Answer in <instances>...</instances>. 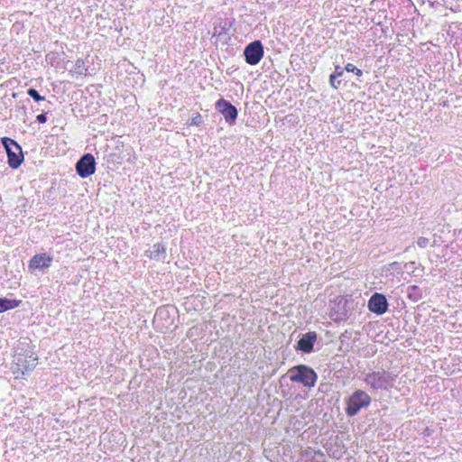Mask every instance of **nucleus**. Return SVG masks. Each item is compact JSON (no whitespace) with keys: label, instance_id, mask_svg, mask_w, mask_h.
<instances>
[{"label":"nucleus","instance_id":"obj_9","mask_svg":"<svg viewBox=\"0 0 462 462\" xmlns=\"http://www.w3.org/2000/svg\"><path fill=\"white\" fill-rule=\"evenodd\" d=\"M389 307L386 297L379 292L374 293L367 302L368 310L376 315H383L387 312Z\"/></svg>","mask_w":462,"mask_h":462},{"label":"nucleus","instance_id":"obj_22","mask_svg":"<svg viewBox=\"0 0 462 462\" xmlns=\"http://www.w3.org/2000/svg\"><path fill=\"white\" fill-rule=\"evenodd\" d=\"M36 120L40 123V124H44L46 123L47 121V113H42L40 115L37 116L36 117Z\"/></svg>","mask_w":462,"mask_h":462},{"label":"nucleus","instance_id":"obj_17","mask_svg":"<svg viewBox=\"0 0 462 462\" xmlns=\"http://www.w3.org/2000/svg\"><path fill=\"white\" fill-rule=\"evenodd\" d=\"M203 117L199 113H197L190 120L189 125L199 126L203 124Z\"/></svg>","mask_w":462,"mask_h":462},{"label":"nucleus","instance_id":"obj_14","mask_svg":"<svg viewBox=\"0 0 462 462\" xmlns=\"http://www.w3.org/2000/svg\"><path fill=\"white\" fill-rule=\"evenodd\" d=\"M329 85L332 88L334 89H339L341 88L342 87H345L346 85V80H343V79H338V78L331 73L329 75Z\"/></svg>","mask_w":462,"mask_h":462},{"label":"nucleus","instance_id":"obj_5","mask_svg":"<svg viewBox=\"0 0 462 462\" xmlns=\"http://www.w3.org/2000/svg\"><path fill=\"white\" fill-rule=\"evenodd\" d=\"M1 143L7 154V163L12 169H17L23 162L22 147L9 137H3Z\"/></svg>","mask_w":462,"mask_h":462},{"label":"nucleus","instance_id":"obj_24","mask_svg":"<svg viewBox=\"0 0 462 462\" xmlns=\"http://www.w3.org/2000/svg\"><path fill=\"white\" fill-rule=\"evenodd\" d=\"M318 454L323 456V453L321 451H319Z\"/></svg>","mask_w":462,"mask_h":462},{"label":"nucleus","instance_id":"obj_8","mask_svg":"<svg viewBox=\"0 0 462 462\" xmlns=\"http://www.w3.org/2000/svg\"><path fill=\"white\" fill-rule=\"evenodd\" d=\"M76 171L81 178H88L96 171V161L91 153L83 154L76 163Z\"/></svg>","mask_w":462,"mask_h":462},{"label":"nucleus","instance_id":"obj_11","mask_svg":"<svg viewBox=\"0 0 462 462\" xmlns=\"http://www.w3.org/2000/svg\"><path fill=\"white\" fill-rule=\"evenodd\" d=\"M52 261V256L47 254H37L30 260L28 268L31 273H33L36 269L42 271L49 268Z\"/></svg>","mask_w":462,"mask_h":462},{"label":"nucleus","instance_id":"obj_23","mask_svg":"<svg viewBox=\"0 0 462 462\" xmlns=\"http://www.w3.org/2000/svg\"><path fill=\"white\" fill-rule=\"evenodd\" d=\"M409 290H411V291H416L417 290H419V287H418V286H416V285H413V286L409 287Z\"/></svg>","mask_w":462,"mask_h":462},{"label":"nucleus","instance_id":"obj_10","mask_svg":"<svg viewBox=\"0 0 462 462\" xmlns=\"http://www.w3.org/2000/svg\"><path fill=\"white\" fill-rule=\"evenodd\" d=\"M318 335L315 331H309L302 334L295 346L297 351L310 354L314 350V345L317 341Z\"/></svg>","mask_w":462,"mask_h":462},{"label":"nucleus","instance_id":"obj_21","mask_svg":"<svg viewBox=\"0 0 462 462\" xmlns=\"http://www.w3.org/2000/svg\"><path fill=\"white\" fill-rule=\"evenodd\" d=\"M84 69V62L82 60H78L75 63V69L78 73H82V69Z\"/></svg>","mask_w":462,"mask_h":462},{"label":"nucleus","instance_id":"obj_15","mask_svg":"<svg viewBox=\"0 0 462 462\" xmlns=\"http://www.w3.org/2000/svg\"><path fill=\"white\" fill-rule=\"evenodd\" d=\"M27 94L36 102L43 101L45 99L44 97L41 96L39 92L32 88L27 89Z\"/></svg>","mask_w":462,"mask_h":462},{"label":"nucleus","instance_id":"obj_12","mask_svg":"<svg viewBox=\"0 0 462 462\" xmlns=\"http://www.w3.org/2000/svg\"><path fill=\"white\" fill-rule=\"evenodd\" d=\"M148 256L156 261H163L166 257V248L163 245L157 243L154 244L149 251Z\"/></svg>","mask_w":462,"mask_h":462},{"label":"nucleus","instance_id":"obj_1","mask_svg":"<svg viewBox=\"0 0 462 462\" xmlns=\"http://www.w3.org/2000/svg\"><path fill=\"white\" fill-rule=\"evenodd\" d=\"M38 356L33 351V346L29 338L19 340L14 347V362L17 370L23 374L32 371L37 364Z\"/></svg>","mask_w":462,"mask_h":462},{"label":"nucleus","instance_id":"obj_7","mask_svg":"<svg viewBox=\"0 0 462 462\" xmlns=\"http://www.w3.org/2000/svg\"><path fill=\"white\" fill-rule=\"evenodd\" d=\"M215 108L218 113L223 115L226 122L229 125L236 124L238 110L231 102L222 97L216 102Z\"/></svg>","mask_w":462,"mask_h":462},{"label":"nucleus","instance_id":"obj_2","mask_svg":"<svg viewBox=\"0 0 462 462\" xmlns=\"http://www.w3.org/2000/svg\"><path fill=\"white\" fill-rule=\"evenodd\" d=\"M397 374L381 369L367 373L364 378V382L373 390L389 391L394 386Z\"/></svg>","mask_w":462,"mask_h":462},{"label":"nucleus","instance_id":"obj_3","mask_svg":"<svg viewBox=\"0 0 462 462\" xmlns=\"http://www.w3.org/2000/svg\"><path fill=\"white\" fill-rule=\"evenodd\" d=\"M290 380L293 383H301L307 388L315 386L318 374L313 368L306 365H298L288 371Z\"/></svg>","mask_w":462,"mask_h":462},{"label":"nucleus","instance_id":"obj_6","mask_svg":"<svg viewBox=\"0 0 462 462\" xmlns=\"http://www.w3.org/2000/svg\"><path fill=\"white\" fill-rule=\"evenodd\" d=\"M264 54L263 45L261 41L255 40L248 43L244 49V56L247 64L257 65Z\"/></svg>","mask_w":462,"mask_h":462},{"label":"nucleus","instance_id":"obj_4","mask_svg":"<svg viewBox=\"0 0 462 462\" xmlns=\"http://www.w3.org/2000/svg\"><path fill=\"white\" fill-rule=\"evenodd\" d=\"M371 402L372 399L366 392L356 390L346 401V414L348 417H354L361 409L368 407Z\"/></svg>","mask_w":462,"mask_h":462},{"label":"nucleus","instance_id":"obj_13","mask_svg":"<svg viewBox=\"0 0 462 462\" xmlns=\"http://www.w3.org/2000/svg\"><path fill=\"white\" fill-rule=\"evenodd\" d=\"M21 302L20 300L0 298V313L19 307Z\"/></svg>","mask_w":462,"mask_h":462},{"label":"nucleus","instance_id":"obj_20","mask_svg":"<svg viewBox=\"0 0 462 462\" xmlns=\"http://www.w3.org/2000/svg\"><path fill=\"white\" fill-rule=\"evenodd\" d=\"M429 244V239L426 238V237H420L418 238L417 240V245L421 247V248H425Z\"/></svg>","mask_w":462,"mask_h":462},{"label":"nucleus","instance_id":"obj_18","mask_svg":"<svg viewBox=\"0 0 462 462\" xmlns=\"http://www.w3.org/2000/svg\"><path fill=\"white\" fill-rule=\"evenodd\" d=\"M167 315H168V310H167V308H165V307L159 308L155 313V317H158L161 319L165 318V316H167Z\"/></svg>","mask_w":462,"mask_h":462},{"label":"nucleus","instance_id":"obj_19","mask_svg":"<svg viewBox=\"0 0 462 462\" xmlns=\"http://www.w3.org/2000/svg\"><path fill=\"white\" fill-rule=\"evenodd\" d=\"M345 71V68L343 69L339 65H336L335 71L333 72V74H335L337 78H342Z\"/></svg>","mask_w":462,"mask_h":462},{"label":"nucleus","instance_id":"obj_16","mask_svg":"<svg viewBox=\"0 0 462 462\" xmlns=\"http://www.w3.org/2000/svg\"><path fill=\"white\" fill-rule=\"evenodd\" d=\"M345 69H346V72H353V73H355L357 77H361L363 75V71L360 69H357L352 63H347L345 66Z\"/></svg>","mask_w":462,"mask_h":462}]
</instances>
